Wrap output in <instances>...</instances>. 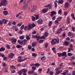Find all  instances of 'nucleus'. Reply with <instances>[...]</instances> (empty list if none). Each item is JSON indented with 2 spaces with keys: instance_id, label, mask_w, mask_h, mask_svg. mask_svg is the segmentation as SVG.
<instances>
[{
  "instance_id": "e433bc0d",
  "label": "nucleus",
  "mask_w": 75,
  "mask_h": 75,
  "mask_svg": "<svg viewBox=\"0 0 75 75\" xmlns=\"http://www.w3.org/2000/svg\"><path fill=\"white\" fill-rule=\"evenodd\" d=\"M73 50V49L71 48H68V52H70L71 51Z\"/></svg>"
},
{
  "instance_id": "2eb2a0df",
  "label": "nucleus",
  "mask_w": 75,
  "mask_h": 75,
  "mask_svg": "<svg viewBox=\"0 0 75 75\" xmlns=\"http://www.w3.org/2000/svg\"><path fill=\"white\" fill-rule=\"evenodd\" d=\"M54 39H53L51 40V44H53V45H55V44H56V42H54Z\"/></svg>"
},
{
  "instance_id": "49530a36",
  "label": "nucleus",
  "mask_w": 75,
  "mask_h": 75,
  "mask_svg": "<svg viewBox=\"0 0 75 75\" xmlns=\"http://www.w3.org/2000/svg\"><path fill=\"white\" fill-rule=\"evenodd\" d=\"M71 35H72V33H71V32H69L68 34V36H69V37H70V36H71Z\"/></svg>"
},
{
  "instance_id": "5701e85b",
  "label": "nucleus",
  "mask_w": 75,
  "mask_h": 75,
  "mask_svg": "<svg viewBox=\"0 0 75 75\" xmlns=\"http://www.w3.org/2000/svg\"><path fill=\"white\" fill-rule=\"evenodd\" d=\"M21 71L23 73V72H26L27 71V70L25 69H23L21 70Z\"/></svg>"
},
{
  "instance_id": "ddd939ff",
  "label": "nucleus",
  "mask_w": 75,
  "mask_h": 75,
  "mask_svg": "<svg viewBox=\"0 0 75 75\" xmlns=\"http://www.w3.org/2000/svg\"><path fill=\"white\" fill-rule=\"evenodd\" d=\"M64 45H65L66 46H68L69 44V42L67 41H66L65 42H63Z\"/></svg>"
},
{
  "instance_id": "09e8293b",
  "label": "nucleus",
  "mask_w": 75,
  "mask_h": 75,
  "mask_svg": "<svg viewBox=\"0 0 75 75\" xmlns=\"http://www.w3.org/2000/svg\"><path fill=\"white\" fill-rule=\"evenodd\" d=\"M38 18H39V15H37L36 16L35 19H36V20H38Z\"/></svg>"
},
{
  "instance_id": "cd10ccee",
  "label": "nucleus",
  "mask_w": 75,
  "mask_h": 75,
  "mask_svg": "<svg viewBox=\"0 0 75 75\" xmlns=\"http://www.w3.org/2000/svg\"><path fill=\"white\" fill-rule=\"evenodd\" d=\"M5 50V49L3 47H1L0 49V52L1 51H4Z\"/></svg>"
},
{
  "instance_id": "a878e982",
  "label": "nucleus",
  "mask_w": 75,
  "mask_h": 75,
  "mask_svg": "<svg viewBox=\"0 0 75 75\" xmlns=\"http://www.w3.org/2000/svg\"><path fill=\"white\" fill-rule=\"evenodd\" d=\"M54 53H56V51H55V48L53 47L52 49Z\"/></svg>"
},
{
  "instance_id": "9b49d317",
  "label": "nucleus",
  "mask_w": 75,
  "mask_h": 75,
  "mask_svg": "<svg viewBox=\"0 0 75 75\" xmlns=\"http://www.w3.org/2000/svg\"><path fill=\"white\" fill-rule=\"evenodd\" d=\"M67 52H63L62 53V57H67V55L66 54Z\"/></svg>"
},
{
  "instance_id": "f257e3e1",
  "label": "nucleus",
  "mask_w": 75,
  "mask_h": 75,
  "mask_svg": "<svg viewBox=\"0 0 75 75\" xmlns=\"http://www.w3.org/2000/svg\"><path fill=\"white\" fill-rule=\"evenodd\" d=\"M27 41H28L26 39H24L23 40H18V43L20 44V45H23H23H25Z\"/></svg>"
},
{
  "instance_id": "ea45409f",
  "label": "nucleus",
  "mask_w": 75,
  "mask_h": 75,
  "mask_svg": "<svg viewBox=\"0 0 75 75\" xmlns=\"http://www.w3.org/2000/svg\"><path fill=\"white\" fill-rule=\"evenodd\" d=\"M6 48L7 49H8V50H9L10 48V45H6Z\"/></svg>"
},
{
  "instance_id": "473e14b6",
  "label": "nucleus",
  "mask_w": 75,
  "mask_h": 75,
  "mask_svg": "<svg viewBox=\"0 0 75 75\" xmlns=\"http://www.w3.org/2000/svg\"><path fill=\"white\" fill-rule=\"evenodd\" d=\"M32 69H33V71H35V69H36V67L35 66H33L31 67Z\"/></svg>"
},
{
  "instance_id": "e2e57ef3",
  "label": "nucleus",
  "mask_w": 75,
  "mask_h": 75,
  "mask_svg": "<svg viewBox=\"0 0 75 75\" xmlns=\"http://www.w3.org/2000/svg\"><path fill=\"white\" fill-rule=\"evenodd\" d=\"M66 34H65V33H63L62 34V36L63 37H65V36H66Z\"/></svg>"
},
{
  "instance_id": "0e129e2a",
  "label": "nucleus",
  "mask_w": 75,
  "mask_h": 75,
  "mask_svg": "<svg viewBox=\"0 0 75 75\" xmlns=\"http://www.w3.org/2000/svg\"><path fill=\"white\" fill-rule=\"evenodd\" d=\"M66 40L67 41H69L70 40V38L69 37H67L66 38Z\"/></svg>"
},
{
  "instance_id": "2f4dec72",
  "label": "nucleus",
  "mask_w": 75,
  "mask_h": 75,
  "mask_svg": "<svg viewBox=\"0 0 75 75\" xmlns=\"http://www.w3.org/2000/svg\"><path fill=\"white\" fill-rule=\"evenodd\" d=\"M16 47L17 48H22V46H21L20 45H16Z\"/></svg>"
},
{
  "instance_id": "052dcab7",
  "label": "nucleus",
  "mask_w": 75,
  "mask_h": 75,
  "mask_svg": "<svg viewBox=\"0 0 75 75\" xmlns=\"http://www.w3.org/2000/svg\"><path fill=\"white\" fill-rule=\"evenodd\" d=\"M8 21L7 20H5V21L4 22V24H6L7 23V22Z\"/></svg>"
},
{
  "instance_id": "bb28decb",
  "label": "nucleus",
  "mask_w": 75,
  "mask_h": 75,
  "mask_svg": "<svg viewBox=\"0 0 75 75\" xmlns=\"http://www.w3.org/2000/svg\"><path fill=\"white\" fill-rule=\"evenodd\" d=\"M32 20L33 21H34L35 20V18L34 16H32Z\"/></svg>"
},
{
  "instance_id": "423d86ee",
  "label": "nucleus",
  "mask_w": 75,
  "mask_h": 75,
  "mask_svg": "<svg viewBox=\"0 0 75 75\" xmlns=\"http://www.w3.org/2000/svg\"><path fill=\"white\" fill-rule=\"evenodd\" d=\"M10 40L12 41L13 44H16L17 42V39H15L14 38H11Z\"/></svg>"
},
{
  "instance_id": "f03ea898",
  "label": "nucleus",
  "mask_w": 75,
  "mask_h": 75,
  "mask_svg": "<svg viewBox=\"0 0 75 75\" xmlns=\"http://www.w3.org/2000/svg\"><path fill=\"white\" fill-rule=\"evenodd\" d=\"M2 1L1 3H0V7L2 6H6L8 3V1L6 0H2Z\"/></svg>"
},
{
  "instance_id": "c85d7f7f",
  "label": "nucleus",
  "mask_w": 75,
  "mask_h": 75,
  "mask_svg": "<svg viewBox=\"0 0 75 75\" xmlns=\"http://www.w3.org/2000/svg\"><path fill=\"white\" fill-rule=\"evenodd\" d=\"M41 60H43V61H45L46 59V58L45 56H43L41 58Z\"/></svg>"
},
{
  "instance_id": "20e7f679",
  "label": "nucleus",
  "mask_w": 75,
  "mask_h": 75,
  "mask_svg": "<svg viewBox=\"0 0 75 75\" xmlns=\"http://www.w3.org/2000/svg\"><path fill=\"white\" fill-rule=\"evenodd\" d=\"M32 38H36L37 41H38L39 40H40V36H37V35H33Z\"/></svg>"
},
{
  "instance_id": "bf43d9fd",
  "label": "nucleus",
  "mask_w": 75,
  "mask_h": 75,
  "mask_svg": "<svg viewBox=\"0 0 75 75\" xmlns=\"http://www.w3.org/2000/svg\"><path fill=\"white\" fill-rule=\"evenodd\" d=\"M48 46V43H46L45 45V48H47Z\"/></svg>"
},
{
  "instance_id": "0eeeda50",
  "label": "nucleus",
  "mask_w": 75,
  "mask_h": 75,
  "mask_svg": "<svg viewBox=\"0 0 75 75\" xmlns=\"http://www.w3.org/2000/svg\"><path fill=\"white\" fill-rule=\"evenodd\" d=\"M37 10V6H35V5H34L33 6V9L31 10V12H34L35 11Z\"/></svg>"
},
{
  "instance_id": "72a5a7b5",
  "label": "nucleus",
  "mask_w": 75,
  "mask_h": 75,
  "mask_svg": "<svg viewBox=\"0 0 75 75\" xmlns=\"http://www.w3.org/2000/svg\"><path fill=\"white\" fill-rule=\"evenodd\" d=\"M34 66L35 67H37L38 66H40V64H38V63H35L34 65Z\"/></svg>"
},
{
  "instance_id": "6e6d98bb",
  "label": "nucleus",
  "mask_w": 75,
  "mask_h": 75,
  "mask_svg": "<svg viewBox=\"0 0 75 75\" xmlns=\"http://www.w3.org/2000/svg\"><path fill=\"white\" fill-rule=\"evenodd\" d=\"M40 39H45V37H44V36H42L41 37H40Z\"/></svg>"
},
{
  "instance_id": "f3484780",
  "label": "nucleus",
  "mask_w": 75,
  "mask_h": 75,
  "mask_svg": "<svg viewBox=\"0 0 75 75\" xmlns=\"http://www.w3.org/2000/svg\"><path fill=\"white\" fill-rule=\"evenodd\" d=\"M42 12L43 13H47V11H48L47 10V9H45V8H44L42 10Z\"/></svg>"
},
{
  "instance_id": "7c9ffc66",
  "label": "nucleus",
  "mask_w": 75,
  "mask_h": 75,
  "mask_svg": "<svg viewBox=\"0 0 75 75\" xmlns=\"http://www.w3.org/2000/svg\"><path fill=\"white\" fill-rule=\"evenodd\" d=\"M28 50H30L31 48H32V46H31V45H28Z\"/></svg>"
},
{
  "instance_id": "79ce46f5",
  "label": "nucleus",
  "mask_w": 75,
  "mask_h": 75,
  "mask_svg": "<svg viewBox=\"0 0 75 75\" xmlns=\"http://www.w3.org/2000/svg\"><path fill=\"white\" fill-rule=\"evenodd\" d=\"M26 38L27 40H29L30 39V37L28 36H26Z\"/></svg>"
},
{
  "instance_id": "4c0bfd02",
  "label": "nucleus",
  "mask_w": 75,
  "mask_h": 75,
  "mask_svg": "<svg viewBox=\"0 0 75 75\" xmlns=\"http://www.w3.org/2000/svg\"><path fill=\"white\" fill-rule=\"evenodd\" d=\"M20 40H23L24 38V37L23 36H21L19 37Z\"/></svg>"
},
{
  "instance_id": "9d476101",
  "label": "nucleus",
  "mask_w": 75,
  "mask_h": 75,
  "mask_svg": "<svg viewBox=\"0 0 75 75\" xmlns=\"http://www.w3.org/2000/svg\"><path fill=\"white\" fill-rule=\"evenodd\" d=\"M42 21H43L42 19L41 18H40L38 21V23L39 24H41L42 23Z\"/></svg>"
},
{
  "instance_id": "4be33fe9",
  "label": "nucleus",
  "mask_w": 75,
  "mask_h": 75,
  "mask_svg": "<svg viewBox=\"0 0 75 75\" xmlns=\"http://www.w3.org/2000/svg\"><path fill=\"white\" fill-rule=\"evenodd\" d=\"M58 3H59V4H63L64 3V1L63 0H59Z\"/></svg>"
},
{
  "instance_id": "58836bf2",
  "label": "nucleus",
  "mask_w": 75,
  "mask_h": 75,
  "mask_svg": "<svg viewBox=\"0 0 75 75\" xmlns=\"http://www.w3.org/2000/svg\"><path fill=\"white\" fill-rule=\"evenodd\" d=\"M57 54L59 57H60L61 56H62V53H57Z\"/></svg>"
},
{
  "instance_id": "c03bdc74",
  "label": "nucleus",
  "mask_w": 75,
  "mask_h": 75,
  "mask_svg": "<svg viewBox=\"0 0 75 75\" xmlns=\"http://www.w3.org/2000/svg\"><path fill=\"white\" fill-rule=\"evenodd\" d=\"M0 57H1L2 58L4 57V54H3L1 53H0Z\"/></svg>"
},
{
  "instance_id": "8fccbe9b",
  "label": "nucleus",
  "mask_w": 75,
  "mask_h": 75,
  "mask_svg": "<svg viewBox=\"0 0 75 75\" xmlns=\"http://www.w3.org/2000/svg\"><path fill=\"white\" fill-rule=\"evenodd\" d=\"M61 69V67H58L57 68H56L55 69V70L56 71H58V70H59V69Z\"/></svg>"
},
{
  "instance_id": "864d4df0",
  "label": "nucleus",
  "mask_w": 75,
  "mask_h": 75,
  "mask_svg": "<svg viewBox=\"0 0 75 75\" xmlns=\"http://www.w3.org/2000/svg\"><path fill=\"white\" fill-rule=\"evenodd\" d=\"M60 74V72L59 71H58L57 72H56L55 75H57L58 74Z\"/></svg>"
},
{
  "instance_id": "3c124183",
  "label": "nucleus",
  "mask_w": 75,
  "mask_h": 75,
  "mask_svg": "<svg viewBox=\"0 0 75 75\" xmlns=\"http://www.w3.org/2000/svg\"><path fill=\"white\" fill-rule=\"evenodd\" d=\"M50 69L48 68L47 69V71L46 72L47 74H48L49 72H50Z\"/></svg>"
},
{
  "instance_id": "338daca9",
  "label": "nucleus",
  "mask_w": 75,
  "mask_h": 75,
  "mask_svg": "<svg viewBox=\"0 0 75 75\" xmlns=\"http://www.w3.org/2000/svg\"><path fill=\"white\" fill-rule=\"evenodd\" d=\"M61 74H62V75H66L67 74L66 72H64L63 73H62Z\"/></svg>"
},
{
  "instance_id": "4d7b16f0",
  "label": "nucleus",
  "mask_w": 75,
  "mask_h": 75,
  "mask_svg": "<svg viewBox=\"0 0 75 75\" xmlns=\"http://www.w3.org/2000/svg\"><path fill=\"white\" fill-rule=\"evenodd\" d=\"M65 27V26H63L60 29H61L62 31H64V30H62V29H63V28H64Z\"/></svg>"
},
{
  "instance_id": "39448f33",
  "label": "nucleus",
  "mask_w": 75,
  "mask_h": 75,
  "mask_svg": "<svg viewBox=\"0 0 75 75\" xmlns=\"http://www.w3.org/2000/svg\"><path fill=\"white\" fill-rule=\"evenodd\" d=\"M15 55V54L13 53H10L8 56V58H10L11 59H12L13 58V57Z\"/></svg>"
},
{
  "instance_id": "680f3d73",
  "label": "nucleus",
  "mask_w": 75,
  "mask_h": 75,
  "mask_svg": "<svg viewBox=\"0 0 75 75\" xmlns=\"http://www.w3.org/2000/svg\"><path fill=\"white\" fill-rule=\"evenodd\" d=\"M21 25H22V24H21V23H18L17 25V27H20V26H21Z\"/></svg>"
},
{
  "instance_id": "37998d69",
  "label": "nucleus",
  "mask_w": 75,
  "mask_h": 75,
  "mask_svg": "<svg viewBox=\"0 0 75 75\" xmlns=\"http://www.w3.org/2000/svg\"><path fill=\"white\" fill-rule=\"evenodd\" d=\"M44 42V40H40L39 41V43H42Z\"/></svg>"
},
{
  "instance_id": "f704fd0d",
  "label": "nucleus",
  "mask_w": 75,
  "mask_h": 75,
  "mask_svg": "<svg viewBox=\"0 0 75 75\" xmlns=\"http://www.w3.org/2000/svg\"><path fill=\"white\" fill-rule=\"evenodd\" d=\"M54 22H55V24H56V25H58V24H59V22L58 21H57V20L55 21Z\"/></svg>"
},
{
  "instance_id": "a18cd8bd",
  "label": "nucleus",
  "mask_w": 75,
  "mask_h": 75,
  "mask_svg": "<svg viewBox=\"0 0 75 75\" xmlns=\"http://www.w3.org/2000/svg\"><path fill=\"white\" fill-rule=\"evenodd\" d=\"M68 56L69 57L70 56H72L73 55V54H72L71 53H68Z\"/></svg>"
},
{
  "instance_id": "1a4fd4ad",
  "label": "nucleus",
  "mask_w": 75,
  "mask_h": 75,
  "mask_svg": "<svg viewBox=\"0 0 75 75\" xmlns=\"http://www.w3.org/2000/svg\"><path fill=\"white\" fill-rule=\"evenodd\" d=\"M28 7V5L27 4H25L23 7V10H25Z\"/></svg>"
},
{
  "instance_id": "a211bd4d",
  "label": "nucleus",
  "mask_w": 75,
  "mask_h": 75,
  "mask_svg": "<svg viewBox=\"0 0 75 75\" xmlns=\"http://www.w3.org/2000/svg\"><path fill=\"white\" fill-rule=\"evenodd\" d=\"M45 7H49L50 9H51V8L52 6L51 4H49L47 6H45Z\"/></svg>"
},
{
  "instance_id": "69168bd1",
  "label": "nucleus",
  "mask_w": 75,
  "mask_h": 75,
  "mask_svg": "<svg viewBox=\"0 0 75 75\" xmlns=\"http://www.w3.org/2000/svg\"><path fill=\"white\" fill-rule=\"evenodd\" d=\"M11 68H12L13 69H16V67L15 66H14V65H12L11 66Z\"/></svg>"
},
{
  "instance_id": "aec40b11",
  "label": "nucleus",
  "mask_w": 75,
  "mask_h": 75,
  "mask_svg": "<svg viewBox=\"0 0 75 75\" xmlns=\"http://www.w3.org/2000/svg\"><path fill=\"white\" fill-rule=\"evenodd\" d=\"M49 35V33H48L47 32H45L44 34L45 37H47Z\"/></svg>"
},
{
  "instance_id": "603ef678",
  "label": "nucleus",
  "mask_w": 75,
  "mask_h": 75,
  "mask_svg": "<svg viewBox=\"0 0 75 75\" xmlns=\"http://www.w3.org/2000/svg\"><path fill=\"white\" fill-rule=\"evenodd\" d=\"M49 74L51 75H54V72L52 71H51L50 72Z\"/></svg>"
},
{
  "instance_id": "774afa93",
  "label": "nucleus",
  "mask_w": 75,
  "mask_h": 75,
  "mask_svg": "<svg viewBox=\"0 0 75 75\" xmlns=\"http://www.w3.org/2000/svg\"><path fill=\"white\" fill-rule=\"evenodd\" d=\"M72 75H75V71H73L72 72Z\"/></svg>"
},
{
  "instance_id": "4468645a",
  "label": "nucleus",
  "mask_w": 75,
  "mask_h": 75,
  "mask_svg": "<svg viewBox=\"0 0 75 75\" xmlns=\"http://www.w3.org/2000/svg\"><path fill=\"white\" fill-rule=\"evenodd\" d=\"M28 59V58H25L23 59H19L18 61L19 62H23V61H24L25 60H26V59Z\"/></svg>"
},
{
  "instance_id": "f8f14e48",
  "label": "nucleus",
  "mask_w": 75,
  "mask_h": 75,
  "mask_svg": "<svg viewBox=\"0 0 75 75\" xmlns=\"http://www.w3.org/2000/svg\"><path fill=\"white\" fill-rule=\"evenodd\" d=\"M69 7V3L68 2H66L64 4V7L65 8H68Z\"/></svg>"
},
{
  "instance_id": "de8ad7c7",
  "label": "nucleus",
  "mask_w": 75,
  "mask_h": 75,
  "mask_svg": "<svg viewBox=\"0 0 75 75\" xmlns=\"http://www.w3.org/2000/svg\"><path fill=\"white\" fill-rule=\"evenodd\" d=\"M32 56L35 57H37V54L36 53H33L32 54Z\"/></svg>"
},
{
  "instance_id": "5fc2aeb1",
  "label": "nucleus",
  "mask_w": 75,
  "mask_h": 75,
  "mask_svg": "<svg viewBox=\"0 0 75 75\" xmlns=\"http://www.w3.org/2000/svg\"><path fill=\"white\" fill-rule=\"evenodd\" d=\"M22 71H19L18 73V74H19L20 75H21V74H22Z\"/></svg>"
},
{
  "instance_id": "13d9d810",
  "label": "nucleus",
  "mask_w": 75,
  "mask_h": 75,
  "mask_svg": "<svg viewBox=\"0 0 75 75\" xmlns=\"http://www.w3.org/2000/svg\"><path fill=\"white\" fill-rule=\"evenodd\" d=\"M62 10L61 9H60V10H59V11L58 12V14H61V13H62Z\"/></svg>"
},
{
  "instance_id": "6e6552de",
  "label": "nucleus",
  "mask_w": 75,
  "mask_h": 75,
  "mask_svg": "<svg viewBox=\"0 0 75 75\" xmlns=\"http://www.w3.org/2000/svg\"><path fill=\"white\" fill-rule=\"evenodd\" d=\"M50 13H51L50 14L51 17H52L54 16V15L57 14V12L55 11H52L50 12Z\"/></svg>"
},
{
  "instance_id": "c756f323",
  "label": "nucleus",
  "mask_w": 75,
  "mask_h": 75,
  "mask_svg": "<svg viewBox=\"0 0 75 75\" xmlns=\"http://www.w3.org/2000/svg\"><path fill=\"white\" fill-rule=\"evenodd\" d=\"M61 19H62V17H60L57 18V20L58 21H60V20H61Z\"/></svg>"
},
{
  "instance_id": "dca6fc26",
  "label": "nucleus",
  "mask_w": 75,
  "mask_h": 75,
  "mask_svg": "<svg viewBox=\"0 0 75 75\" xmlns=\"http://www.w3.org/2000/svg\"><path fill=\"white\" fill-rule=\"evenodd\" d=\"M3 13L5 16H7V15H8V11H4Z\"/></svg>"
},
{
  "instance_id": "b1692460",
  "label": "nucleus",
  "mask_w": 75,
  "mask_h": 75,
  "mask_svg": "<svg viewBox=\"0 0 75 75\" xmlns=\"http://www.w3.org/2000/svg\"><path fill=\"white\" fill-rule=\"evenodd\" d=\"M54 40L56 41L57 43H59V40L58 38H57V39L55 38L54 39Z\"/></svg>"
},
{
  "instance_id": "412c9836",
  "label": "nucleus",
  "mask_w": 75,
  "mask_h": 75,
  "mask_svg": "<svg viewBox=\"0 0 75 75\" xmlns=\"http://www.w3.org/2000/svg\"><path fill=\"white\" fill-rule=\"evenodd\" d=\"M37 44V42H33L32 44V47H34L35 46V45H36V44Z\"/></svg>"
},
{
  "instance_id": "393cba45",
  "label": "nucleus",
  "mask_w": 75,
  "mask_h": 75,
  "mask_svg": "<svg viewBox=\"0 0 75 75\" xmlns=\"http://www.w3.org/2000/svg\"><path fill=\"white\" fill-rule=\"evenodd\" d=\"M62 31L60 29H59V30H57V34H59L61 33V31Z\"/></svg>"
},
{
  "instance_id": "a19ab883",
  "label": "nucleus",
  "mask_w": 75,
  "mask_h": 75,
  "mask_svg": "<svg viewBox=\"0 0 75 75\" xmlns=\"http://www.w3.org/2000/svg\"><path fill=\"white\" fill-rule=\"evenodd\" d=\"M24 25H22L20 28L21 29V30H23V29H24Z\"/></svg>"
},
{
  "instance_id": "7ed1b4c3",
  "label": "nucleus",
  "mask_w": 75,
  "mask_h": 75,
  "mask_svg": "<svg viewBox=\"0 0 75 75\" xmlns=\"http://www.w3.org/2000/svg\"><path fill=\"white\" fill-rule=\"evenodd\" d=\"M32 24H29V25H28V27L27 26H25L24 28V30H31L32 29Z\"/></svg>"
},
{
  "instance_id": "6ab92c4d",
  "label": "nucleus",
  "mask_w": 75,
  "mask_h": 75,
  "mask_svg": "<svg viewBox=\"0 0 75 75\" xmlns=\"http://www.w3.org/2000/svg\"><path fill=\"white\" fill-rule=\"evenodd\" d=\"M13 29H15V30L16 31H17L18 30V28L17 26H13L12 27Z\"/></svg>"
},
{
  "instance_id": "c9c22d12",
  "label": "nucleus",
  "mask_w": 75,
  "mask_h": 75,
  "mask_svg": "<svg viewBox=\"0 0 75 75\" xmlns=\"http://www.w3.org/2000/svg\"><path fill=\"white\" fill-rule=\"evenodd\" d=\"M52 21H50L49 22V27H51L52 25Z\"/></svg>"
}]
</instances>
